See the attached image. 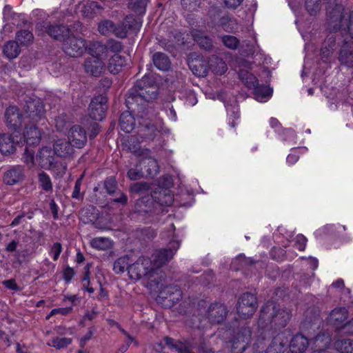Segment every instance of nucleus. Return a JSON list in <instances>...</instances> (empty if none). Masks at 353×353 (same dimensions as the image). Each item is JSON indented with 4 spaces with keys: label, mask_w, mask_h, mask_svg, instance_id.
Wrapping results in <instances>:
<instances>
[{
    "label": "nucleus",
    "mask_w": 353,
    "mask_h": 353,
    "mask_svg": "<svg viewBox=\"0 0 353 353\" xmlns=\"http://www.w3.org/2000/svg\"><path fill=\"white\" fill-rule=\"evenodd\" d=\"M145 84V78L137 81L129 90L125 100L128 108L137 112L141 119L148 115L150 110L147 108V103L155 99L158 94L156 86Z\"/></svg>",
    "instance_id": "1"
},
{
    "label": "nucleus",
    "mask_w": 353,
    "mask_h": 353,
    "mask_svg": "<svg viewBox=\"0 0 353 353\" xmlns=\"http://www.w3.org/2000/svg\"><path fill=\"white\" fill-rule=\"evenodd\" d=\"M291 318L288 310L273 301H268L260 311L258 326L262 329L278 330L285 327Z\"/></svg>",
    "instance_id": "2"
},
{
    "label": "nucleus",
    "mask_w": 353,
    "mask_h": 353,
    "mask_svg": "<svg viewBox=\"0 0 353 353\" xmlns=\"http://www.w3.org/2000/svg\"><path fill=\"white\" fill-rule=\"evenodd\" d=\"M128 274L130 279L134 280L146 277L152 287L153 282H155L157 279L154 277L157 273L152 266V260L147 256H141L134 263L131 264L128 267Z\"/></svg>",
    "instance_id": "3"
},
{
    "label": "nucleus",
    "mask_w": 353,
    "mask_h": 353,
    "mask_svg": "<svg viewBox=\"0 0 353 353\" xmlns=\"http://www.w3.org/2000/svg\"><path fill=\"white\" fill-rule=\"evenodd\" d=\"M252 332L246 325L234 329L228 341L231 353H243L251 339Z\"/></svg>",
    "instance_id": "4"
},
{
    "label": "nucleus",
    "mask_w": 353,
    "mask_h": 353,
    "mask_svg": "<svg viewBox=\"0 0 353 353\" xmlns=\"http://www.w3.org/2000/svg\"><path fill=\"white\" fill-rule=\"evenodd\" d=\"M164 279L161 274L153 282L152 286L159 292V297L162 299H168L172 304L179 301L182 298V292L177 285H163Z\"/></svg>",
    "instance_id": "5"
},
{
    "label": "nucleus",
    "mask_w": 353,
    "mask_h": 353,
    "mask_svg": "<svg viewBox=\"0 0 353 353\" xmlns=\"http://www.w3.org/2000/svg\"><path fill=\"white\" fill-rule=\"evenodd\" d=\"M180 246V242L172 240L169 243V248L156 250L152 254V266L157 274L158 269L168 263L173 257Z\"/></svg>",
    "instance_id": "6"
},
{
    "label": "nucleus",
    "mask_w": 353,
    "mask_h": 353,
    "mask_svg": "<svg viewBox=\"0 0 353 353\" xmlns=\"http://www.w3.org/2000/svg\"><path fill=\"white\" fill-rule=\"evenodd\" d=\"M64 52L72 57H79L87 50L86 41L81 37H77L69 34L64 39L62 44Z\"/></svg>",
    "instance_id": "7"
},
{
    "label": "nucleus",
    "mask_w": 353,
    "mask_h": 353,
    "mask_svg": "<svg viewBox=\"0 0 353 353\" xmlns=\"http://www.w3.org/2000/svg\"><path fill=\"white\" fill-rule=\"evenodd\" d=\"M257 306L256 297L252 293L246 292L239 297L236 304V312L241 318L248 319L254 314Z\"/></svg>",
    "instance_id": "8"
},
{
    "label": "nucleus",
    "mask_w": 353,
    "mask_h": 353,
    "mask_svg": "<svg viewBox=\"0 0 353 353\" xmlns=\"http://www.w3.org/2000/svg\"><path fill=\"white\" fill-rule=\"evenodd\" d=\"M23 110L26 117L34 123L45 119L46 110L39 99L29 98L26 101Z\"/></svg>",
    "instance_id": "9"
},
{
    "label": "nucleus",
    "mask_w": 353,
    "mask_h": 353,
    "mask_svg": "<svg viewBox=\"0 0 353 353\" xmlns=\"http://www.w3.org/2000/svg\"><path fill=\"white\" fill-rule=\"evenodd\" d=\"M165 344L172 350L179 353H193L192 350L196 349L199 352H203V347L199 345L198 341L194 339H187L181 341H175L172 338L166 336L164 339Z\"/></svg>",
    "instance_id": "10"
},
{
    "label": "nucleus",
    "mask_w": 353,
    "mask_h": 353,
    "mask_svg": "<svg viewBox=\"0 0 353 353\" xmlns=\"http://www.w3.org/2000/svg\"><path fill=\"white\" fill-rule=\"evenodd\" d=\"M37 30L39 34L42 35L46 32L52 38L60 41H63L70 32L69 28L65 26L51 25L46 21L38 23Z\"/></svg>",
    "instance_id": "11"
},
{
    "label": "nucleus",
    "mask_w": 353,
    "mask_h": 353,
    "mask_svg": "<svg viewBox=\"0 0 353 353\" xmlns=\"http://www.w3.org/2000/svg\"><path fill=\"white\" fill-rule=\"evenodd\" d=\"M228 314L226 306L220 303L210 305L205 313V317L212 325H219L224 322Z\"/></svg>",
    "instance_id": "12"
},
{
    "label": "nucleus",
    "mask_w": 353,
    "mask_h": 353,
    "mask_svg": "<svg viewBox=\"0 0 353 353\" xmlns=\"http://www.w3.org/2000/svg\"><path fill=\"white\" fill-rule=\"evenodd\" d=\"M54 150L50 148L42 147L36 155V161L41 168L54 170L58 166Z\"/></svg>",
    "instance_id": "13"
},
{
    "label": "nucleus",
    "mask_w": 353,
    "mask_h": 353,
    "mask_svg": "<svg viewBox=\"0 0 353 353\" xmlns=\"http://www.w3.org/2000/svg\"><path fill=\"white\" fill-rule=\"evenodd\" d=\"M108 99L103 95L94 97L89 105V115L91 119L101 121L105 117Z\"/></svg>",
    "instance_id": "14"
},
{
    "label": "nucleus",
    "mask_w": 353,
    "mask_h": 353,
    "mask_svg": "<svg viewBox=\"0 0 353 353\" xmlns=\"http://www.w3.org/2000/svg\"><path fill=\"white\" fill-rule=\"evenodd\" d=\"M348 315V311L345 307H336L329 314L327 321L330 325L334 327L336 331L341 333L343 325L347 322Z\"/></svg>",
    "instance_id": "15"
},
{
    "label": "nucleus",
    "mask_w": 353,
    "mask_h": 353,
    "mask_svg": "<svg viewBox=\"0 0 353 353\" xmlns=\"http://www.w3.org/2000/svg\"><path fill=\"white\" fill-rule=\"evenodd\" d=\"M83 65L85 72L94 77L101 76L105 70V64L102 59L97 57L86 58Z\"/></svg>",
    "instance_id": "16"
},
{
    "label": "nucleus",
    "mask_w": 353,
    "mask_h": 353,
    "mask_svg": "<svg viewBox=\"0 0 353 353\" xmlns=\"http://www.w3.org/2000/svg\"><path fill=\"white\" fill-rule=\"evenodd\" d=\"M285 332L278 334L268 344L265 353H283L288 346V337Z\"/></svg>",
    "instance_id": "17"
},
{
    "label": "nucleus",
    "mask_w": 353,
    "mask_h": 353,
    "mask_svg": "<svg viewBox=\"0 0 353 353\" xmlns=\"http://www.w3.org/2000/svg\"><path fill=\"white\" fill-rule=\"evenodd\" d=\"M25 179V170L23 166L16 165L8 170L3 175V182L9 185L21 183Z\"/></svg>",
    "instance_id": "18"
},
{
    "label": "nucleus",
    "mask_w": 353,
    "mask_h": 353,
    "mask_svg": "<svg viewBox=\"0 0 353 353\" xmlns=\"http://www.w3.org/2000/svg\"><path fill=\"white\" fill-rule=\"evenodd\" d=\"M68 139L73 146L81 148L87 142L86 132L81 126L74 125L70 130Z\"/></svg>",
    "instance_id": "19"
},
{
    "label": "nucleus",
    "mask_w": 353,
    "mask_h": 353,
    "mask_svg": "<svg viewBox=\"0 0 353 353\" xmlns=\"http://www.w3.org/2000/svg\"><path fill=\"white\" fill-rule=\"evenodd\" d=\"M7 124L10 128L16 130L22 123V115L16 106L8 107L5 112Z\"/></svg>",
    "instance_id": "20"
},
{
    "label": "nucleus",
    "mask_w": 353,
    "mask_h": 353,
    "mask_svg": "<svg viewBox=\"0 0 353 353\" xmlns=\"http://www.w3.org/2000/svg\"><path fill=\"white\" fill-rule=\"evenodd\" d=\"M24 141L29 145H38L41 139V132L34 125H27L23 132Z\"/></svg>",
    "instance_id": "21"
},
{
    "label": "nucleus",
    "mask_w": 353,
    "mask_h": 353,
    "mask_svg": "<svg viewBox=\"0 0 353 353\" xmlns=\"http://www.w3.org/2000/svg\"><path fill=\"white\" fill-rule=\"evenodd\" d=\"M141 119L138 116L139 123L140 125L139 133L143 139L153 140L157 136V130L154 125L145 120Z\"/></svg>",
    "instance_id": "22"
},
{
    "label": "nucleus",
    "mask_w": 353,
    "mask_h": 353,
    "mask_svg": "<svg viewBox=\"0 0 353 353\" xmlns=\"http://www.w3.org/2000/svg\"><path fill=\"white\" fill-rule=\"evenodd\" d=\"M152 200L161 206H170L174 202V196L170 190L160 189L154 191L151 195Z\"/></svg>",
    "instance_id": "23"
},
{
    "label": "nucleus",
    "mask_w": 353,
    "mask_h": 353,
    "mask_svg": "<svg viewBox=\"0 0 353 353\" xmlns=\"http://www.w3.org/2000/svg\"><path fill=\"white\" fill-rule=\"evenodd\" d=\"M53 147L55 154L61 157H69L74 152L73 145L65 139H57Z\"/></svg>",
    "instance_id": "24"
},
{
    "label": "nucleus",
    "mask_w": 353,
    "mask_h": 353,
    "mask_svg": "<svg viewBox=\"0 0 353 353\" xmlns=\"http://www.w3.org/2000/svg\"><path fill=\"white\" fill-rule=\"evenodd\" d=\"M267 329L259 327L257 335L255 337L252 345V351L254 353H265L267 345V339L269 337Z\"/></svg>",
    "instance_id": "25"
},
{
    "label": "nucleus",
    "mask_w": 353,
    "mask_h": 353,
    "mask_svg": "<svg viewBox=\"0 0 353 353\" xmlns=\"http://www.w3.org/2000/svg\"><path fill=\"white\" fill-rule=\"evenodd\" d=\"M128 64V59L119 54H114L110 58L108 64V69L112 74H118Z\"/></svg>",
    "instance_id": "26"
},
{
    "label": "nucleus",
    "mask_w": 353,
    "mask_h": 353,
    "mask_svg": "<svg viewBox=\"0 0 353 353\" xmlns=\"http://www.w3.org/2000/svg\"><path fill=\"white\" fill-rule=\"evenodd\" d=\"M308 340L301 334L293 336L289 344V347L292 353H302L308 346Z\"/></svg>",
    "instance_id": "27"
},
{
    "label": "nucleus",
    "mask_w": 353,
    "mask_h": 353,
    "mask_svg": "<svg viewBox=\"0 0 353 353\" xmlns=\"http://www.w3.org/2000/svg\"><path fill=\"white\" fill-rule=\"evenodd\" d=\"M17 143L18 140H15L12 135L3 134L0 136V151L3 154H11L14 151Z\"/></svg>",
    "instance_id": "28"
},
{
    "label": "nucleus",
    "mask_w": 353,
    "mask_h": 353,
    "mask_svg": "<svg viewBox=\"0 0 353 353\" xmlns=\"http://www.w3.org/2000/svg\"><path fill=\"white\" fill-rule=\"evenodd\" d=\"M119 125L121 129L126 133H130L134 130L136 121L130 112L125 111L121 114Z\"/></svg>",
    "instance_id": "29"
},
{
    "label": "nucleus",
    "mask_w": 353,
    "mask_h": 353,
    "mask_svg": "<svg viewBox=\"0 0 353 353\" xmlns=\"http://www.w3.org/2000/svg\"><path fill=\"white\" fill-rule=\"evenodd\" d=\"M192 38L195 42L203 49L210 50L212 48V41L211 39L205 35L202 31L192 30L191 32Z\"/></svg>",
    "instance_id": "30"
},
{
    "label": "nucleus",
    "mask_w": 353,
    "mask_h": 353,
    "mask_svg": "<svg viewBox=\"0 0 353 353\" xmlns=\"http://www.w3.org/2000/svg\"><path fill=\"white\" fill-rule=\"evenodd\" d=\"M125 147L127 149L135 154L137 157H141L145 154H148L150 150L148 149H141L139 145V141L135 136H130L125 141Z\"/></svg>",
    "instance_id": "31"
},
{
    "label": "nucleus",
    "mask_w": 353,
    "mask_h": 353,
    "mask_svg": "<svg viewBox=\"0 0 353 353\" xmlns=\"http://www.w3.org/2000/svg\"><path fill=\"white\" fill-rule=\"evenodd\" d=\"M150 152L147 154H145L143 159L140 161V164L144 165L148 175L154 176L159 172V165L157 161L150 155Z\"/></svg>",
    "instance_id": "32"
},
{
    "label": "nucleus",
    "mask_w": 353,
    "mask_h": 353,
    "mask_svg": "<svg viewBox=\"0 0 353 353\" xmlns=\"http://www.w3.org/2000/svg\"><path fill=\"white\" fill-rule=\"evenodd\" d=\"M87 50L91 55L90 57L98 59H102V56L105 55L107 52L106 46L99 41L91 42L88 46H87Z\"/></svg>",
    "instance_id": "33"
},
{
    "label": "nucleus",
    "mask_w": 353,
    "mask_h": 353,
    "mask_svg": "<svg viewBox=\"0 0 353 353\" xmlns=\"http://www.w3.org/2000/svg\"><path fill=\"white\" fill-rule=\"evenodd\" d=\"M90 246L97 250H108L113 246V241L108 237H95L90 240Z\"/></svg>",
    "instance_id": "34"
},
{
    "label": "nucleus",
    "mask_w": 353,
    "mask_h": 353,
    "mask_svg": "<svg viewBox=\"0 0 353 353\" xmlns=\"http://www.w3.org/2000/svg\"><path fill=\"white\" fill-rule=\"evenodd\" d=\"M152 60L154 65L160 70L167 71L170 68V61L167 55L161 52L154 54Z\"/></svg>",
    "instance_id": "35"
},
{
    "label": "nucleus",
    "mask_w": 353,
    "mask_h": 353,
    "mask_svg": "<svg viewBox=\"0 0 353 353\" xmlns=\"http://www.w3.org/2000/svg\"><path fill=\"white\" fill-rule=\"evenodd\" d=\"M336 39L333 34L328 35L323 43L321 48V52L323 58H328L334 50Z\"/></svg>",
    "instance_id": "36"
},
{
    "label": "nucleus",
    "mask_w": 353,
    "mask_h": 353,
    "mask_svg": "<svg viewBox=\"0 0 353 353\" xmlns=\"http://www.w3.org/2000/svg\"><path fill=\"white\" fill-rule=\"evenodd\" d=\"M239 77L248 89L252 90L259 83L256 77L248 70H241L239 72Z\"/></svg>",
    "instance_id": "37"
},
{
    "label": "nucleus",
    "mask_w": 353,
    "mask_h": 353,
    "mask_svg": "<svg viewBox=\"0 0 353 353\" xmlns=\"http://www.w3.org/2000/svg\"><path fill=\"white\" fill-rule=\"evenodd\" d=\"M252 90H254L255 99L260 102L265 101L272 93V89L268 85H260L259 83Z\"/></svg>",
    "instance_id": "38"
},
{
    "label": "nucleus",
    "mask_w": 353,
    "mask_h": 353,
    "mask_svg": "<svg viewBox=\"0 0 353 353\" xmlns=\"http://www.w3.org/2000/svg\"><path fill=\"white\" fill-rule=\"evenodd\" d=\"M21 50L18 43L14 41H8L3 47V52L9 59H13L18 57Z\"/></svg>",
    "instance_id": "39"
},
{
    "label": "nucleus",
    "mask_w": 353,
    "mask_h": 353,
    "mask_svg": "<svg viewBox=\"0 0 353 353\" xmlns=\"http://www.w3.org/2000/svg\"><path fill=\"white\" fill-rule=\"evenodd\" d=\"M72 342V339L70 338L54 336L47 343V345L57 350H60L67 347Z\"/></svg>",
    "instance_id": "40"
},
{
    "label": "nucleus",
    "mask_w": 353,
    "mask_h": 353,
    "mask_svg": "<svg viewBox=\"0 0 353 353\" xmlns=\"http://www.w3.org/2000/svg\"><path fill=\"white\" fill-rule=\"evenodd\" d=\"M38 183L39 187L46 192H50L52 190L53 185L51 178L43 171H41L38 174Z\"/></svg>",
    "instance_id": "41"
},
{
    "label": "nucleus",
    "mask_w": 353,
    "mask_h": 353,
    "mask_svg": "<svg viewBox=\"0 0 353 353\" xmlns=\"http://www.w3.org/2000/svg\"><path fill=\"white\" fill-rule=\"evenodd\" d=\"M130 258L128 256H123L117 259L113 264V270L116 274H122L126 270L128 271L130 266Z\"/></svg>",
    "instance_id": "42"
},
{
    "label": "nucleus",
    "mask_w": 353,
    "mask_h": 353,
    "mask_svg": "<svg viewBox=\"0 0 353 353\" xmlns=\"http://www.w3.org/2000/svg\"><path fill=\"white\" fill-rule=\"evenodd\" d=\"M114 28L115 24L114 22L108 19H104L98 24V30L99 33L106 37H109L114 34Z\"/></svg>",
    "instance_id": "43"
},
{
    "label": "nucleus",
    "mask_w": 353,
    "mask_h": 353,
    "mask_svg": "<svg viewBox=\"0 0 353 353\" xmlns=\"http://www.w3.org/2000/svg\"><path fill=\"white\" fill-rule=\"evenodd\" d=\"M336 350L341 353H353V340H339L334 343Z\"/></svg>",
    "instance_id": "44"
},
{
    "label": "nucleus",
    "mask_w": 353,
    "mask_h": 353,
    "mask_svg": "<svg viewBox=\"0 0 353 353\" xmlns=\"http://www.w3.org/2000/svg\"><path fill=\"white\" fill-rule=\"evenodd\" d=\"M147 0H130L128 3V8L139 14H143L145 12Z\"/></svg>",
    "instance_id": "45"
},
{
    "label": "nucleus",
    "mask_w": 353,
    "mask_h": 353,
    "mask_svg": "<svg viewBox=\"0 0 353 353\" xmlns=\"http://www.w3.org/2000/svg\"><path fill=\"white\" fill-rule=\"evenodd\" d=\"M101 8V7L99 5L97 2L89 1L83 6L82 8V12L85 17L92 18L95 13V11Z\"/></svg>",
    "instance_id": "46"
},
{
    "label": "nucleus",
    "mask_w": 353,
    "mask_h": 353,
    "mask_svg": "<svg viewBox=\"0 0 353 353\" xmlns=\"http://www.w3.org/2000/svg\"><path fill=\"white\" fill-rule=\"evenodd\" d=\"M16 38L21 45L26 46L33 41L34 37L30 31L23 30L17 32Z\"/></svg>",
    "instance_id": "47"
},
{
    "label": "nucleus",
    "mask_w": 353,
    "mask_h": 353,
    "mask_svg": "<svg viewBox=\"0 0 353 353\" xmlns=\"http://www.w3.org/2000/svg\"><path fill=\"white\" fill-rule=\"evenodd\" d=\"M305 8L312 16L316 15L321 8V0H305Z\"/></svg>",
    "instance_id": "48"
},
{
    "label": "nucleus",
    "mask_w": 353,
    "mask_h": 353,
    "mask_svg": "<svg viewBox=\"0 0 353 353\" xmlns=\"http://www.w3.org/2000/svg\"><path fill=\"white\" fill-rule=\"evenodd\" d=\"M210 66L212 72L217 75L223 74L228 70L225 62L219 58H216L214 63H212Z\"/></svg>",
    "instance_id": "49"
},
{
    "label": "nucleus",
    "mask_w": 353,
    "mask_h": 353,
    "mask_svg": "<svg viewBox=\"0 0 353 353\" xmlns=\"http://www.w3.org/2000/svg\"><path fill=\"white\" fill-rule=\"evenodd\" d=\"M221 41L224 46L230 50H236L239 46V40L234 36L224 35Z\"/></svg>",
    "instance_id": "50"
},
{
    "label": "nucleus",
    "mask_w": 353,
    "mask_h": 353,
    "mask_svg": "<svg viewBox=\"0 0 353 353\" xmlns=\"http://www.w3.org/2000/svg\"><path fill=\"white\" fill-rule=\"evenodd\" d=\"M123 23L128 30L137 31L139 30L141 26L139 22L132 15L127 16Z\"/></svg>",
    "instance_id": "51"
},
{
    "label": "nucleus",
    "mask_w": 353,
    "mask_h": 353,
    "mask_svg": "<svg viewBox=\"0 0 353 353\" xmlns=\"http://www.w3.org/2000/svg\"><path fill=\"white\" fill-rule=\"evenodd\" d=\"M84 269V275L83 277L82 278V288L83 290H86L90 294H92L94 292V290L93 288L89 287L90 284V265L88 264Z\"/></svg>",
    "instance_id": "52"
},
{
    "label": "nucleus",
    "mask_w": 353,
    "mask_h": 353,
    "mask_svg": "<svg viewBox=\"0 0 353 353\" xmlns=\"http://www.w3.org/2000/svg\"><path fill=\"white\" fill-rule=\"evenodd\" d=\"M23 162L30 168L34 166V152L33 150L26 148L22 157Z\"/></svg>",
    "instance_id": "53"
},
{
    "label": "nucleus",
    "mask_w": 353,
    "mask_h": 353,
    "mask_svg": "<svg viewBox=\"0 0 353 353\" xmlns=\"http://www.w3.org/2000/svg\"><path fill=\"white\" fill-rule=\"evenodd\" d=\"M190 67L192 71V72L197 76L201 77V76H205L208 73V68L206 66H203L200 63H198V61L192 62Z\"/></svg>",
    "instance_id": "54"
},
{
    "label": "nucleus",
    "mask_w": 353,
    "mask_h": 353,
    "mask_svg": "<svg viewBox=\"0 0 353 353\" xmlns=\"http://www.w3.org/2000/svg\"><path fill=\"white\" fill-rule=\"evenodd\" d=\"M149 189L150 184L144 181L134 183L130 187V191L137 194L147 192Z\"/></svg>",
    "instance_id": "55"
},
{
    "label": "nucleus",
    "mask_w": 353,
    "mask_h": 353,
    "mask_svg": "<svg viewBox=\"0 0 353 353\" xmlns=\"http://www.w3.org/2000/svg\"><path fill=\"white\" fill-rule=\"evenodd\" d=\"M104 188L109 194L115 193L117 188V182L115 178L112 176L107 178L104 181Z\"/></svg>",
    "instance_id": "56"
},
{
    "label": "nucleus",
    "mask_w": 353,
    "mask_h": 353,
    "mask_svg": "<svg viewBox=\"0 0 353 353\" xmlns=\"http://www.w3.org/2000/svg\"><path fill=\"white\" fill-rule=\"evenodd\" d=\"M105 46L107 47V51H110L115 54H119V52L123 50V45L121 42L115 40H110Z\"/></svg>",
    "instance_id": "57"
},
{
    "label": "nucleus",
    "mask_w": 353,
    "mask_h": 353,
    "mask_svg": "<svg viewBox=\"0 0 353 353\" xmlns=\"http://www.w3.org/2000/svg\"><path fill=\"white\" fill-rule=\"evenodd\" d=\"M18 245H19V241H16V240H12V241H10L6 246V251L8 252H15V257L17 259H19V258L21 256H23L24 257L25 256V254H22L21 252H20L19 251H17V248L18 247Z\"/></svg>",
    "instance_id": "58"
},
{
    "label": "nucleus",
    "mask_w": 353,
    "mask_h": 353,
    "mask_svg": "<svg viewBox=\"0 0 353 353\" xmlns=\"http://www.w3.org/2000/svg\"><path fill=\"white\" fill-rule=\"evenodd\" d=\"M55 126L59 131H63L68 128V122L66 115H59L54 119Z\"/></svg>",
    "instance_id": "59"
},
{
    "label": "nucleus",
    "mask_w": 353,
    "mask_h": 353,
    "mask_svg": "<svg viewBox=\"0 0 353 353\" xmlns=\"http://www.w3.org/2000/svg\"><path fill=\"white\" fill-rule=\"evenodd\" d=\"M62 250V245L60 243H54L50 248L49 254L52 256L54 261H57Z\"/></svg>",
    "instance_id": "60"
},
{
    "label": "nucleus",
    "mask_w": 353,
    "mask_h": 353,
    "mask_svg": "<svg viewBox=\"0 0 353 353\" xmlns=\"http://www.w3.org/2000/svg\"><path fill=\"white\" fill-rule=\"evenodd\" d=\"M150 200L148 197H143L141 199L139 200L136 204L137 210L140 213H148L150 210L149 208H147L145 203H148Z\"/></svg>",
    "instance_id": "61"
},
{
    "label": "nucleus",
    "mask_w": 353,
    "mask_h": 353,
    "mask_svg": "<svg viewBox=\"0 0 353 353\" xmlns=\"http://www.w3.org/2000/svg\"><path fill=\"white\" fill-rule=\"evenodd\" d=\"M127 176L130 180L135 181L142 178L143 174L141 169L138 168V165H137L135 168H131L128 170Z\"/></svg>",
    "instance_id": "62"
},
{
    "label": "nucleus",
    "mask_w": 353,
    "mask_h": 353,
    "mask_svg": "<svg viewBox=\"0 0 353 353\" xmlns=\"http://www.w3.org/2000/svg\"><path fill=\"white\" fill-rule=\"evenodd\" d=\"M128 31V29L125 26V25L122 22L120 25H118L117 26L115 25L114 34L119 38L123 39L127 37Z\"/></svg>",
    "instance_id": "63"
},
{
    "label": "nucleus",
    "mask_w": 353,
    "mask_h": 353,
    "mask_svg": "<svg viewBox=\"0 0 353 353\" xmlns=\"http://www.w3.org/2000/svg\"><path fill=\"white\" fill-rule=\"evenodd\" d=\"M307 243V239L303 234H298L295 237V247L303 251L305 248Z\"/></svg>",
    "instance_id": "64"
}]
</instances>
